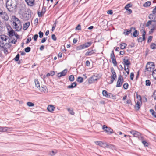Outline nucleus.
<instances>
[{"label":"nucleus","instance_id":"1","mask_svg":"<svg viewBox=\"0 0 156 156\" xmlns=\"http://www.w3.org/2000/svg\"><path fill=\"white\" fill-rule=\"evenodd\" d=\"M18 4V0H8L6 6L9 12H15L17 11V5Z\"/></svg>","mask_w":156,"mask_h":156},{"label":"nucleus","instance_id":"2","mask_svg":"<svg viewBox=\"0 0 156 156\" xmlns=\"http://www.w3.org/2000/svg\"><path fill=\"white\" fill-rule=\"evenodd\" d=\"M9 38L8 37L4 35L0 36V47L1 48H4L5 45L9 44V42L8 40Z\"/></svg>","mask_w":156,"mask_h":156},{"label":"nucleus","instance_id":"3","mask_svg":"<svg viewBox=\"0 0 156 156\" xmlns=\"http://www.w3.org/2000/svg\"><path fill=\"white\" fill-rule=\"evenodd\" d=\"M146 26L150 30L149 32L152 33L156 30V21H148L146 24Z\"/></svg>","mask_w":156,"mask_h":156},{"label":"nucleus","instance_id":"4","mask_svg":"<svg viewBox=\"0 0 156 156\" xmlns=\"http://www.w3.org/2000/svg\"><path fill=\"white\" fill-rule=\"evenodd\" d=\"M154 68L155 65L153 62H148L146 65L145 72H146V71L150 72H152Z\"/></svg>","mask_w":156,"mask_h":156},{"label":"nucleus","instance_id":"5","mask_svg":"<svg viewBox=\"0 0 156 156\" xmlns=\"http://www.w3.org/2000/svg\"><path fill=\"white\" fill-rule=\"evenodd\" d=\"M92 44V42H87L83 44L77 46L76 48V50L77 51H79L86 48L90 46Z\"/></svg>","mask_w":156,"mask_h":156},{"label":"nucleus","instance_id":"6","mask_svg":"<svg viewBox=\"0 0 156 156\" xmlns=\"http://www.w3.org/2000/svg\"><path fill=\"white\" fill-rule=\"evenodd\" d=\"M0 17L5 20L7 21L9 19L7 13L5 12L2 11L0 12Z\"/></svg>","mask_w":156,"mask_h":156},{"label":"nucleus","instance_id":"7","mask_svg":"<svg viewBox=\"0 0 156 156\" xmlns=\"http://www.w3.org/2000/svg\"><path fill=\"white\" fill-rule=\"evenodd\" d=\"M123 82V79L122 76L120 75L118 78L116 85V87H120L121 86Z\"/></svg>","mask_w":156,"mask_h":156},{"label":"nucleus","instance_id":"8","mask_svg":"<svg viewBox=\"0 0 156 156\" xmlns=\"http://www.w3.org/2000/svg\"><path fill=\"white\" fill-rule=\"evenodd\" d=\"M102 129L108 134H112L113 133V130L110 127H108L105 125L103 126Z\"/></svg>","mask_w":156,"mask_h":156},{"label":"nucleus","instance_id":"9","mask_svg":"<svg viewBox=\"0 0 156 156\" xmlns=\"http://www.w3.org/2000/svg\"><path fill=\"white\" fill-rule=\"evenodd\" d=\"M12 128L0 126V132H8L12 131Z\"/></svg>","mask_w":156,"mask_h":156},{"label":"nucleus","instance_id":"10","mask_svg":"<svg viewBox=\"0 0 156 156\" xmlns=\"http://www.w3.org/2000/svg\"><path fill=\"white\" fill-rule=\"evenodd\" d=\"M111 58L112 59V62L114 64V66H116L117 64V62L116 60L113 51H112L111 54Z\"/></svg>","mask_w":156,"mask_h":156},{"label":"nucleus","instance_id":"11","mask_svg":"<svg viewBox=\"0 0 156 156\" xmlns=\"http://www.w3.org/2000/svg\"><path fill=\"white\" fill-rule=\"evenodd\" d=\"M13 25L15 26V28L17 31H20L22 28L21 23H20L19 25L17 23L15 22L12 23Z\"/></svg>","mask_w":156,"mask_h":156},{"label":"nucleus","instance_id":"12","mask_svg":"<svg viewBox=\"0 0 156 156\" xmlns=\"http://www.w3.org/2000/svg\"><path fill=\"white\" fill-rule=\"evenodd\" d=\"M95 51H96L95 50H90V49H88V51L85 53V55L86 56H91L94 54Z\"/></svg>","mask_w":156,"mask_h":156},{"label":"nucleus","instance_id":"13","mask_svg":"<svg viewBox=\"0 0 156 156\" xmlns=\"http://www.w3.org/2000/svg\"><path fill=\"white\" fill-rule=\"evenodd\" d=\"M149 18L151 20V21H156V15L153 13H151L149 14Z\"/></svg>","mask_w":156,"mask_h":156},{"label":"nucleus","instance_id":"14","mask_svg":"<svg viewBox=\"0 0 156 156\" xmlns=\"http://www.w3.org/2000/svg\"><path fill=\"white\" fill-rule=\"evenodd\" d=\"M25 1L29 6H32L34 5L35 0H25Z\"/></svg>","mask_w":156,"mask_h":156},{"label":"nucleus","instance_id":"15","mask_svg":"<svg viewBox=\"0 0 156 156\" xmlns=\"http://www.w3.org/2000/svg\"><path fill=\"white\" fill-rule=\"evenodd\" d=\"M142 37H140L138 39L139 42H142L143 41H144L145 39V35L146 32L144 30L143 31Z\"/></svg>","mask_w":156,"mask_h":156},{"label":"nucleus","instance_id":"16","mask_svg":"<svg viewBox=\"0 0 156 156\" xmlns=\"http://www.w3.org/2000/svg\"><path fill=\"white\" fill-rule=\"evenodd\" d=\"M130 133L132 134L134 136L138 137L140 135V133L139 132L134 131L132 130L130 131Z\"/></svg>","mask_w":156,"mask_h":156},{"label":"nucleus","instance_id":"17","mask_svg":"<svg viewBox=\"0 0 156 156\" xmlns=\"http://www.w3.org/2000/svg\"><path fill=\"white\" fill-rule=\"evenodd\" d=\"M12 19L13 21V22H15L16 23H17L19 25L20 23H21L20 20L17 18H16V16H12Z\"/></svg>","mask_w":156,"mask_h":156},{"label":"nucleus","instance_id":"18","mask_svg":"<svg viewBox=\"0 0 156 156\" xmlns=\"http://www.w3.org/2000/svg\"><path fill=\"white\" fill-rule=\"evenodd\" d=\"M95 143L96 145H99L103 147H105V144L101 141H95Z\"/></svg>","mask_w":156,"mask_h":156},{"label":"nucleus","instance_id":"19","mask_svg":"<svg viewBox=\"0 0 156 156\" xmlns=\"http://www.w3.org/2000/svg\"><path fill=\"white\" fill-rule=\"evenodd\" d=\"M30 15L29 13H26L23 15V20H28L30 17Z\"/></svg>","mask_w":156,"mask_h":156},{"label":"nucleus","instance_id":"20","mask_svg":"<svg viewBox=\"0 0 156 156\" xmlns=\"http://www.w3.org/2000/svg\"><path fill=\"white\" fill-rule=\"evenodd\" d=\"M40 91L43 92H47L48 90L46 86H42L41 88H39Z\"/></svg>","mask_w":156,"mask_h":156},{"label":"nucleus","instance_id":"21","mask_svg":"<svg viewBox=\"0 0 156 156\" xmlns=\"http://www.w3.org/2000/svg\"><path fill=\"white\" fill-rule=\"evenodd\" d=\"M111 70L112 74L111 76L116 78L117 76V75L116 72L113 68H111Z\"/></svg>","mask_w":156,"mask_h":156},{"label":"nucleus","instance_id":"22","mask_svg":"<svg viewBox=\"0 0 156 156\" xmlns=\"http://www.w3.org/2000/svg\"><path fill=\"white\" fill-rule=\"evenodd\" d=\"M55 108L54 106L51 105H49L47 107V110L50 112L53 111Z\"/></svg>","mask_w":156,"mask_h":156},{"label":"nucleus","instance_id":"23","mask_svg":"<svg viewBox=\"0 0 156 156\" xmlns=\"http://www.w3.org/2000/svg\"><path fill=\"white\" fill-rule=\"evenodd\" d=\"M132 30H135V28H133V27H131V29L130 30H127L126 29L125 30V32H124V34L126 35H128L130 33H131V31H132Z\"/></svg>","mask_w":156,"mask_h":156},{"label":"nucleus","instance_id":"24","mask_svg":"<svg viewBox=\"0 0 156 156\" xmlns=\"http://www.w3.org/2000/svg\"><path fill=\"white\" fill-rule=\"evenodd\" d=\"M30 24V22H27L23 25V29L24 30H26L29 27Z\"/></svg>","mask_w":156,"mask_h":156},{"label":"nucleus","instance_id":"25","mask_svg":"<svg viewBox=\"0 0 156 156\" xmlns=\"http://www.w3.org/2000/svg\"><path fill=\"white\" fill-rule=\"evenodd\" d=\"M34 82L36 87L37 88H40V85L39 82L37 79H35Z\"/></svg>","mask_w":156,"mask_h":156},{"label":"nucleus","instance_id":"26","mask_svg":"<svg viewBox=\"0 0 156 156\" xmlns=\"http://www.w3.org/2000/svg\"><path fill=\"white\" fill-rule=\"evenodd\" d=\"M140 102L139 101L137 102L135 106V108L136 110H138L140 108Z\"/></svg>","mask_w":156,"mask_h":156},{"label":"nucleus","instance_id":"27","mask_svg":"<svg viewBox=\"0 0 156 156\" xmlns=\"http://www.w3.org/2000/svg\"><path fill=\"white\" fill-rule=\"evenodd\" d=\"M76 85V83L75 82H74L72 83L71 85L68 86L67 87L68 88H73L75 87Z\"/></svg>","mask_w":156,"mask_h":156},{"label":"nucleus","instance_id":"28","mask_svg":"<svg viewBox=\"0 0 156 156\" xmlns=\"http://www.w3.org/2000/svg\"><path fill=\"white\" fill-rule=\"evenodd\" d=\"M107 98H111L115 99L116 98V96L112 93H108V97H107Z\"/></svg>","mask_w":156,"mask_h":156},{"label":"nucleus","instance_id":"29","mask_svg":"<svg viewBox=\"0 0 156 156\" xmlns=\"http://www.w3.org/2000/svg\"><path fill=\"white\" fill-rule=\"evenodd\" d=\"M123 62H124V64L125 65L128 66L130 64V62L129 61L128 59L125 58L123 59Z\"/></svg>","mask_w":156,"mask_h":156},{"label":"nucleus","instance_id":"30","mask_svg":"<svg viewBox=\"0 0 156 156\" xmlns=\"http://www.w3.org/2000/svg\"><path fill=\"white\" fill-rule=\"evenodd\" d=\"M67 70L66 69H65L61 72L60 73L62 76H65L67 72Z\"/></svg>","mask_w":156,"mask_h":156},{"label":"nucleus","instance_id":"31","mask_svg":"<svg viewBox=\"0 0 156 156\" xmlns=\"http://www.w3.org/2000/svg\"><path fill=\"white\" fill-rule=\"evenodd\" d=\"M127 46V44L125 43H122L120 44V48L122 49H124Z\"/></svg>","mask_w":156,"mask_h":156},{"label":"nucleus","instance_id":"32","mask_svg":"<svg viewBox=\"0 0 156 156\" xmlns=\"http://www.w3.org/2000/svg\"><path fill=\"white\" fill-rule=\"evenodd\" d=\"M151 4V2L150 1H147L143 5V6L144 7H147L150 5Z\"/></svg>","mask_w":156,"mask_h":156},{"label":"nucleus","instance_id":"33","mask_svg":"<svg viewBox=\"0 0 156 156\" xmlns=\"http://www.w3.org/2000/svg\"><path fill=\"white\" fill-rule=\"evenodd\" d=\"M150 112L152 115L154 117L156 118V113L153 109H150Z\"/></svg>","mask_w":156,"mask_h":156},{"label":"nucleus","instance_id":"34","mask_svg":"<svg viewBox=\"0 0 156 156\" xmlns=\"http://www.w3.org/2000/svg\"><path fill=\"white\" fill-rule=\"evenodd\" d=\"M151 48L153 49H156V44L154 43L151 44L150 46Z\"/></svg>","mask_w":156,"mask_h":156},{"label":"nucleus","instance_id":"35","mask_svg":"<svg viewBox=\"0 0 156 156\" xmlns=\"http://www.w3.org/2000/svg\"><path fill=\"white\" fill-rule=\"evenodd\" d=\"M152 75L154 79L156 80V69L152 71Z\"/></svg>","mask_w":156,"mask_h":156},{"label":"nucleus","instance_id":"36","mask_svg":"<svg viewBox=\"0 0 156 156\" xmlns=\"http://www.w3.org/2000/svg\"><path fill=\"white\" fill-rule=\"evenodd\" d=\"M83 78L81 77H78L77 79V81L79 83H82L83 81Z\"/></svg>","mask_w":156,"mask_h":156},{"label":"nucleus","instance_id":"37","mask_svg":"<svg viewBox=\"0 0 156 156\" xmlns=\"http://www.w3.org/2000/svg\"><path fill=\"white\" fill-rule=\"evenodd\" d=\"M102 94L103 96H105L107 98V97H108V93L106 91L103 90L102 91Z\"/></svg>","mask_w":156,"mask_h":156},{"label":"nucleus","instance_id":"38","mask_svg":"<svg viewBox=\"0 0 156 156\" xmlns=\"http://www.w3.org/2000/svg\"><path fill=\"white\" fill-rule=\"evenodd\" d=\"M151 82L149 80H147L145 81V85L146 86H149L151 85Z\"/></svg>","mask_w":156,"mask_h":156},{"label":"nucleus","instance_id":"39","mask_svg":"<svg viewBox=\"0 0 156 156\" xmlns=\"http://www.w3.org/2000/svg\"><path fill=\"white\" fill-rule=\"evenodd\" d=\"M69 80L71 81H73L74 80V77L73 75H70L69 77Z\"/></svg>","mask_w":156,"mask_h":156},{"label":"nucleus","instance_id":"40","mask_svg":"<svg viewBox=\"0 0 156 156\" xmlns=\"http://www.w3.org/2000/svg\"><path fill=\"white\" fill-rule=\"evenodd\" d=\"M138 31L136 30H135L133 34V36L135 37H136L138 36Z\"/></svg>","mask_w":156,"mask_h":156},{"label":"nucleus","instance_id":"41","mask_svg":"<svg viewBox=\"0 0 156 156\" xmlns=\"http://www.w3.org/2000/svg\"><path fill=\"white\" fill-rule=\"evenodd\" d=\"M14 34V32L13 30H10L9 32V35L10 37H11Z\"/></svg>","mask_w":156,"mask_h":156},{"label":"nucleus","instance_id":"42","mask_svg":"<svg viewBox=\"0 0 156 156\" xmlns=\"http://www.w3.org/2000/svg\"><path fill=\"white\" fill-rule=\"evenodd\" d=\"M27 105L29 107H33L34 106V104L33 103L30 102H27Z\"/></svg>","mask_w":156,"mask_h":156},{"label":"nucleus","instance_id":"43","mask_svg":"<svg viewBox=\"0 0 156 156\" xmlns=\"http://www.w3.org/2000/svg\"><path fill=\"white\" fill-rule=\"evenodd\" d=\"M116 78L111 76V80L110 82L109 83V84H112L114 80H115Z\"/></svg>","mask_w":156,"mask_h":156},{"label":"nucleus","instance_id":"44","mask_svg":"<svg viewBox=\"0 0 156 156\" xmlns=\"http://www.w3.org/2000/svg\"><path fill=\"white\" fill-rule=\"evenodd\" d=\"M20 58V55L18 54H17V55H16V57L14 58V59L16 61H18Z\"/></svg>","mask_w":156,"mask_h":156},{"label":"nucleus","instance_id":"45","mask_svg":"<svg viewBox=\"0 0 156 156\" xmlns=\"http://www.w3.org/2000/svg\"><path fill=\"white\" fill-rule=\"evenodd\" d=\"M30 47H27L25 49V51L27 53L29 52L30 51Z\"/></svg>","mask_w":156,"mask_h":156},{"label":"nucleus","instance_id":"46","mask_svg":"<svg viewBox=\"0 0 156 156\" xmlns=\"http://www.w3.org/2000/svg\"><path fill=\"white\" fill-rule=\"evenodd\" d=\"M128 84L127 83H125L123 85V88L125 89H127L128 87Z\"/></svg>","mask_w":156,"mask_h":156},{"label":"nucleus","instance_id":"47","mask_svg":"<svg viewBox=\"0 0 156 156\" xmlns=\"http://www.w3.org/2000/svg\"><path fill=\"white\" fill-rule=\"evenodd\" d=\"M68 110L69 111L70 114L72 115H73L74 114V112H73V110L70 108H68Z\"/></svg>","mask_w":156,"mask_h":156},{"label":"nucleus","instance_id":"48","mask_svg":"<svg viewBox=\"0 0 156 156\" xmlns=\"http://www.w3.org/2000/svg\"><path fill=\"white\" fill-rule=\"evenodd\" d=\"M46 11V9L45 7H43L42 9V11H41V13H42V14H44L45 12Z\"/></svg>","mask_w":156,"mask_h":156},{"label":"nucleus","instance_id":"49","mask_svg":"<svg viewBox=\"0 0 156 156\" xmlns=\"http://www.w3.org/2000/svg\"><path fill=\"white\" fill-rule=\"evenodd\" d=\"M142 143L145 146H147L148 145V143L145 141H142Z\"/></svg>","mask_w":156,"mask_h":156},{"label":"nucleus","instance_id":"50","mask_svg":"<svg viewBox=\"0 0 156 156\" xmlns=\"http://www.w3.org/2000/svg\"><path fill=\"white\" fill-rule=\"evenodd\" d=\"M38 34H39V37L40 38H41L43 37L44 34L43 32H41V31H40L39 32Z\"/></svg>","mask_w":156,"mask_h":156},{"label":"nucleus","instance_id":"51","mask_svg":"<svg viewBox=\"0 0 156 156\" xmlns=\"http://www.w3.org/2000/svg\"><path fill=\"white\" fill-rule=\"evenodd\" d=\"M31 38L30 37L28 38L26 41V44L28 43L31 41Z\"/></svg>","mask_w":156,"mask_h":156},{"label":"nucleus","instance_id":"52","mask_svg":"<svg viewBox=\"0 0 156 156\" xmlns=\"http://www.w3.org/2000/svg\"><path fill=\"white\" fill-rule=\"evenodd\" d=\"M56 152L54 151H51L50 152V154L51 156H53L55 154Z\"/></svg>","mask_w":156,"mask_h":156},{"label":"nucleus","instance_id":"53","mask_svg":"<svg viewBox=\"0 0 156 156\" xmlns=\"http://www.w3.org/2000/svg\"><path fill=\"white\" fill-rule=\"evenodd\" d=\"M38 37V35L37 34L35 35L33 37V39L34 41H36L37 39V38Z\"/></svg>","mask_w":156,"mask_h":156},{"label":"nucleus","instance_id":"54","mask_svg":"<svg viewBox=\"0 0 156 156\" xmlns=\"http://www.w3.org/2000/svg\"><path fill=\"white\" fill-rule=\"evenodd\" d=\"M134 76V74L132 72L130 73V77L131 80H133Z\"/></svg>","mask_w":156,"mask_h":156},{"label":"nucleus","instance_id":"55","mask_svg":"<svg viewBox=\"0 0 156 156\" xmlns=\"http://www.w3.org/2000/svg\"><path fill=\"white\" fill-rule=\"evenodd\" d=\"M76 30H81V26L79 24L76 27Z\"/></svg>","mask_w":156,"mask_h":156},{"label":"nucleus","instance_id":"56","mask_svg":"<svg viewBox=\"0 0 156 156\" xmlns=\"http://www.w3.org/2000/svg\"><path fill=\"white\" fill-rule=\"evenodd\" d=\"M52 39L54 41H56V38L55 34L52 35L51 36Z\"/></svg>","mask_w":156,"mask_h":156},{"label":"nucleus","instance_id":"57","mask_svg":"<svg viewBox=\"0 0 156 156\" xmlns=\"http://www.w3.org/2000/svg\"><path fill=\"white\" fill-rule=\"evenodd\" d=\"M47 37L44 38L41 40V43H43L45 42L46 41V40H47Z\"/></svg>","mask_w":156,"mask_h":156},{"label":"nucleus","instance_id":"58","mask_svg":"<svg viewBox=\"0 0 156 156\" xmlns=\"http://www.w3.org/2000/svg\"><path fill=\"white\" fill-rule=\"evenodd\" d=\"M86 65L87 66H89L90 65V62L88 61L87 60L86 62Z\"/></svg>","mask_w":156,"mask_h":156},{"label":"nucleus","instance_id":"59","mask_svg":"<svg viewBox=\"0 0 156 156\" xmlns=\"http://www.w3.org/2000/svg\"><path fill=\"white\" fill-rule=\"evenodd\" d=\"M131 7V5H130V3L128 4L125 7V9H127L129 8V7Z\"/></svg>","mask_w":156,"mask_h":156},{"label":"nucleus","instance_id":"60","mask_svg":"<svg viewBox=\"0 0 156 156\" xmlns=\"http://www.w3.org/2000/svg\"><path fill=\"white\" fill-rule=\"evenodd\" d=\"M131 103V101L130 99H127L126 102H125L126 104H129Z\"/></svg>","mask_w":156,"mask_h":156},{"label":"nucleus","instance_id":"61","mask_svg":"<svg viewBox=\"0 0 156 156\" xmlns=\"http://www.w3.org/2000/svg\"><path fill=\"white\" fill-rule=\"evenodd\" d=\"M152 39V37L151 36H150L148 38V42H149L151 41Z\"/></svg>","mask_w":156,"mask_h":156},{"label":"nucleus","instance_id":"62","mask_svg":"<svg viewBox=\"0 0 156 156\" xmlns=\"http://www.w3.org/2000/svg\"><path fill=\"white\" fill-rule=\"evenodd\" d=\"M50 76H52L54 75L55 72L54 71H51L49 73Z\"/></svg>","mask_w":156,"mask_h":156},{"label":"nucleus","instance_id":"63","mask_svg":"<svg viewBox=\"0 0 156 156\" xmlns=\"http://www.w3.org/2000/svg\"><path fill=\"white\" fill-rule=\"evenodd\" d=\"M152 12L153 14H155L156 13V6L155 7V8L153 9Z\"/></svg>","mask_w":156,"mask_h":156},{"label":"nucleus","instance_id":"64","mask_svg":"<svg viewBox=\"0 0 156 156\" xmlns=\"http://www.w3.org/2000/svg\"><path fill=\"white\" fill-rule=\"evenodd\" d=\"M153 96L154 99L156 100V90L154 92Z\"/></svg>","mask_w":156,"mask_h":156}]
</instances>
